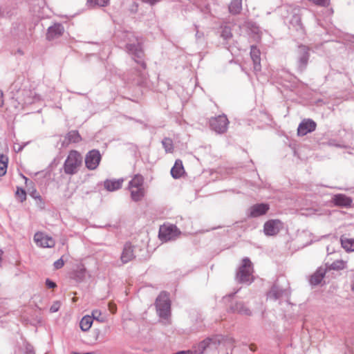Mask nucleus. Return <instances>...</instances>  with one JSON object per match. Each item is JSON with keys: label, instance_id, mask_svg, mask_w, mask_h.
<instances>
[{"label": "nucleus", "instance_id": "obj_1", "mask_svg": "<svg viewBox=\"0 0 354 354\" xmlns=\"http://www.w3.org/2000/svg\"><path fill=\"white\" fill-rule=\"evenodd\" d=\"M253 266L249 258L243 259L236 274V279L239 283L250 284L253 281Z\"/></svg>", "mask_w": 354, "mask_h": 354}, {"label": "nucleus", "instance_id": "obj_2", "mask_svg": "<svg viewBox=\"0 0 354 354\" xmlns=\"http://www.w3.org/2000/svg\"><path fill=\"white\" fill-rule=\"evenodd\" d=\"M82 161V157L78 151L75 150L71 151L64 164L65 174L73 175L77 173Z\"/></svg>", "mask_w": 354, "mask_h": 354}, {"label": "nucleus", "instance_id": "obj_3", "mask_svg": "<svg viewBox=\"0 0 354 354\" xmlns=\"http://www.w3.org/2000/svg\"><path fill=\"white\" fill-rule=\"evenodd\" d=\"M170 301L165 292H161L156 299V306L159 317L167 320L170 316Z\"/></svg>", "mask_w": 354, "mask_h": 354}, {"label": "nucleus", "instance_id": "obj_4", "mask_svg": "<svg viewBox=\"0 0 354 354\" xmlns=\"http://www.w3.org/2000/svg\"><path fill=\"white\" fill-rule=\"evenodd\" d=\"M127 40L126 47L129 53L140 58L142 56V50L137 37L132 32L124 33Z\"/></svg>", "mask_w": 354, "mask_h": 354}, {"label": "nucleus", "instance_id": "obj_5", "mask_svg": "<svg viewBox=\"0 0 354 354\" xmlns=\"http://www.w3.org/2000/svg\"><path fill=\"white\" fill-rule=\"evenodd\" d=\"M180 232L175 225H163L160 226L159 230V238L162 241H168L175 239Z\"/></svg>", "mask_w": 354, "mask_h": 354}, {"label": "nucleus", "instance_id": "obj_6", "mask_svg": "<svg viewBox=\"0 0 354 354\" xmlns=\"http://www.w3.org/2000/svg\"><path fill=\"white\" fill-rule=\"evenodd\" d=\"M218 341L216 338H206L194 346L193 354H203L204 353L215 349Z\"/></svg>", "mask_w": 354, "mask_h": 354}, {"label": "nucleus", "instance_id": "obj_7", "mask_svg": "<svg viewBox=\"0 0 354 354\" xmlns=\"http://www.w3.org/2000/svg\"><path fill=\"white\" fill-rule=\"evenodd\" d=\"M212 129L218 133H225L228 127L229 121L225 115H220L212 118L209 121Z\"/></svg>", "mask_w": 354, "mask_h": 354}, {"label": "nucleus", "instance_id": "obj_8", "mask_svg": "<svg viewBox=\"0 0 354 354\" xmlns=\"http://www.w3.org/2000/svg\"><path fill=\"white\" fill-rule=\"evenodd\" d=\"M33 240L39 248H51L55 245V241L51 236L41 232L35 234Z\"/></svg>", "mask_w": 354, "mask_h": 354}, {"label": "nucleus", "instance_id": "obj_9", "mask_svg": "<svg viewBox=\"0 0 354 354\" xmlns=\"http://www.w3.org/2000/svg\"><path fill=\"white\" fill-rule=\"evenodd\" d=\"M101 160V155L99 151L93 149L90 151L86 156L85 164L86 167L90 169H95Z\"/></svg>", "mask_w": 354, "mask_h": 354}, {"label": "nucleus", "instance_id": "obj_10", "mask_svg": "<svg viewBox=\"0 0 354 354\" xmlns=\"http://www.w3.org/2000/svg\"><path fill=\"white\" fill-rule=\"evenodd\" d=\"M282 227L283 224L279 220H270L264 224L263 231L267 236H274L278 234Z\"/></svg>", "mask_w": 354, "mask_h": 354}, {"label": "nucleus", "instance_id": "obj_11", "mask_svg": "<svg viewBox=\"0 0 354 354\" xmlns=\"http://www.w3.org/2000/svg\"><path fill=\"white\" fill-rule=\"evenodd\" d=\"M316 123L312 120H304L299 125L297 134L299 136H305L315 130Z\"/></svg>", "mask_w": 354, "mask_h": 354}, {"label": "nucleus", "instance_id": "obj_12", "mask_svg": "<svg viewBox=\"0 0 354 354\" xmlns=\"http://www.w3.org/2000/svg\"><path fill=\"white\" fill-rule=\"evenodd\" d=\"M298 53V67L300 71H303L308 64V48L305 46H301L299 47Z\"/></svg>", "mask_w": 354, "mask_h": 354}, {"label": "nucleus", "instance_id": "obj_13", "mask_svg": "<svg viewBox=\"0 0 354 354\" xmlns=\"http://www.w3.org/2000/svg\"><path fill=\"white\" fill-rule=\"evenodd\" d=\"M64 27L60 24H55L48 28L46 39L49 41L60 37L64 32Z\"/></svg>", "mask_w": 354, "mask_h": 354}, {"label": "nucleus", "instance_id": "obj_14", "mask_svg": "<svg viewBox=\"0 0 354 354\" xmlns=\"http://www.w3.org/2000/svg\"><path fill=\"white\" fill-rule=\"evenodd\" d=\"M268 209L269 206L267 204H256L250 207L249 216L250 217H258L266 214Z\"/></svg>", "mask_w": 354, "mask_h": 354}, {"label": "nucleus", "instance_id": "obj_15", "mask_svg": "<svg viewBox=\"0 0 354 354\" xmlns=\"http://www.w3.org/2000/svg\"><path fill=\"white\" fill-rule=\"evenodd\" d=\"M40 100V95L37 94L35 91L28 90L24 91V98L21 100V102L24 105H28L38 102Z\"/></svg>", "mask_w": 354, "mask_h": 354}, {"label": "nucleus", "instance_id": "obj_16", "mask_svg": "<svg viewBox=\"0 0 354 354\" xmlns=\"http://www.w3.org/2000/svg\"><path fill=\"white\" fill-rule=\"evenodd\" d=\"M327 268L326 267H319L316 272L311 276L310 283L313 286L319 284L324 279Z\"/></svg>", "mask_w": 354, "mask_h": 354}, {"label": "nucleus", "instance_id": "obj_17", "mask_svg": "<svg viewBox=\"0 0 354 354\" xmlns=\"http://www.w3.org/2000/svg\"><path fill=\"white\" fill-rule=\"evenodd\" d=\"M250 56L253 62L254 70L255 72H259L261 71V58H260V51L255 46H251L250 50Z\"/></svg>", "mask_w": 354, "mask_h": 354}, {"label": "nucleus", "instance_id": "obj_18", "mask_svg": "<svg viewBox=\"0 0 354 354\" xmlns=\"http://www.w3.org/2000/svg\"><path fill=\"white\" fill-rule=\"evenodd\" d=\"M289 294H290V292L288 291V290H287V289L283 290L281 288H279L277 286H274L272 288V289L270 290V291L269 292L268 297L270 299L276 300V299H278L282 297L283 295L288 297L289 295Z\"/></svg>", "mask_w": 354, "mask_h": 354}, {"label": "nucleus", "instance_id": "obj_19", "mask_svg": "<svg viewBox=\"0 0 354 354\" xmlns=\"http://www.w3.org/2000/svg\"><path fill=\"white\" fill-rule=\"evenodd\" d=\"M123 181L124 180L122 178L118 180H106L104 183V186L106 190L109 192H114L122 187Z\"/></svg>", "mask_w": 354, "mask_h": 354}, {"label": "nucleus", "instance_id": "obj_20", "mask_svg": "<svg viewBox=\"0 0 354 354\" xmlns=\"http://www.w3.org/2000/svg\"><path fill=\"white\" fill-rule=\"evenodd\" d=\"M333 201L336 205L348 207L352 203V199L344 194H336L333 197Z\"/></svg>", "mask_w": 354, "mask_h": 354}, {"label": "nucleus", "instance_id": "obj_21", "mask_svg": "<svg viewBox=\"0 0 354 354\" xmlns=\"http://www.w3.org/2000/svg\"><path fill=\"white\" fill-rule=\"evenodd\" d=\"M134 257L132 245L129 243H127L123 249L121 260L124 263H128Z\"/></svg>", "mask_w": 354, "mask_h": 354}, {"label": "nucleus", "instance_id": "obj_22", "mask_svg": "<svg viewBox=\"0 0 354 354\" xmlns=\"http://www.w3.org/2000/svg\"><path fill=\"white\" fill-rule=\"evenodd\" d=\"M184 167L183 162L180 160H177L175 162L174 165L171 169V174L173 178H178L184 174Z\"/></svg>", "mask_w": 354, "mask_h": 354}, {"label": "nucleus", "instance_id": "obj_23", "mask_svg": "<svg viewBox=\"0 0 354 354\" xmlns=\"http://www.w3.org/2000/svg\"><path fill=\"white\" fill-rule=\"evenodd\" d=\"M144 178L142 176L136 174L129 183V189L133 188H144L143 187Z\"/></svg>", "mask_w": 354, "mask_h": 354}, {"label": "nucleus", "instance_id": "obj_24", "mask_svg": "<svg viewBox=\"0 0 354 354\" xmlns=\"http://www.w3.org/2000/svg\"><path fill=\"white\" fill-rule=\"evenodd\" d=\"M93 324V318L90 315H85L84 316L80 322V326L82 330L83 331H88Z\"/></svg>", "mask_w": 354, "mask_h": 354}, {"label": "nucleus", "instance_id": "obj_25", "mask_svg": "<svg viewBox=\"0 0 354 354\" xmlns=\"http://www.w3.org/2000/svg\"><path fill=\"white\" fill-rule=\"evenodd\" d=\"M242 10V0H232L229 5V11L233 15L239 14Z\"/></svg>", "mask_w": 354, "mask_h": 354}, {"label": "nucleus", "instance_id": "obj_26", "mask_svg": "<svg viewBox=\"0 0 354 354\" xmlns=\"http://www.w3.org/2000/svg\"><path fill=\"white\" fill-rule=\"evenodd\" d=\"M131 192V198L134 201H140L145 196L144 188H133L129 189Z\"/></svg>", "mask_w": 354, "mask_h": 354}, {"label": "nucleus", "instance_id": "obj_27", "mask_svg": "<svg viewBox=\"0 0 354 354\" xmlns=\"http://www.w3.org/2000/svg\"><path fill=\"white\" fill-rule=\"evenodd\" d=\"M342 246L348 252H354V239L342 238Z\"/></svg>", "mask_w": 354, "mask_h": 354}, {"label": "nucleus", "instance_id": "obj_28", "mask_svg": "<svg viewBox=\"0 0 354 354\" xmlns=\"http://www.w3.org/2000/svg\"><path fill=\"white\" fill-rule=\"evenodd\" d=\"M8 158L7 156L0 155V176H3L7 171Z\"/></svg>", "mask_w": 354, "mask_h": 354}, {"label": "nucleus", "instance_id": "obj_29", "mask_svg": "<svg viewBox=\"0 0 354 354\" xmlns=\"http://www.w3.org/2000/svg\"><path fill=\"white\" fill-rule=\"evenodd\" d=\"M232 309L234 312H237L243 315H250V310L247 308L242 303H236L234 306L232 307Z\"/></svg>", "mask_w": 354, "mask_h": 354}, {"label": "nucleus", "instance_id": "obj_30", "mask_svg": "<svg viewBox=\"0 0 354 354\" xmlns=\"http://www.w3.org/2000/svg\"><path fill=\"white\" fill-rule=\"evenodd\" d=\"M346 261L343 260H337L333 261L330 266V270H340L346 268Z\"/></svg>", "mask_w": 354, "mask_h": 354}, {"label": "nucleus", "instance_id": "obj_31", "mask_svg": "<svg viewBox=\"0 0 354 354\" xmlns=\"http://www.w3.org/2000/svg\"><path fill=\"white\" fill-rule=\"evenodd\" d=\"M67 138L69 142H78L81 140V137L77 131H71L67 134Z\"/></svg>", "mask_w": 354, "mask_h": 354}, {"label": "nucleus", "instance_id": "obj_32", "mask_svg": "<svg viewBox=\"0 0 354 354\" xmlns=\"http://www.w3.org/2000/svg\"><path fill=\"white\" fill-rule=\"evenodd\" d=\"M162 146L165 148L166 152H167V153L172 152L173 149H174L173 142L170 138H166L163 139L162 141Z\"/></svg>", "mask_w": 354, "mask_h": 354}, {"label": "nucleus", "instance_id": "obj_33", "mask_svg": "<svg viewBox=\"0 0 354 354\" xmlns=\"http://www.w3.org/2000/svg\"><path fill=\"white\" fill-rule=\"evenodd\" d=\"M91 317H92L93 320L95 319L101 323L105 321L104 317L102 316L101 311L97 309L93 310L92 311Z\"/></svg>", "mask_w": 354, "mask_h": 354}, {"label": "nucleus", "instance_id": "obj_34", "mask_svg": "<svg viewBox=\"0 0 354 354\" xmlns=\"http://www.w3.org/2000/svg\"><path fill=\"white\" fill-rule=\"evenodd\" d=\"M221 35L225 40L228 41L232 37L231 29L229 27L225 26L222 29Z\"/></svg>", "mask_w": 354, "mask_h": 354}, {"label": "nucleus", "instance_id": "obj_35", "mask_svg": "<svg viewBox=\"0 0 354 354\" xmlns=\"http://www.w3.org/2000/svg\"><path fill=\"white\" fill-rule=\"evenodd\" d=\"M109 0H88V3L89 5L98 6H106L108 5Z\"/></svg>", "mask_w": 354, "mask_h": 354}, {"label": "nucleus", "instance_id": "obj_36", "mask_svg": "<svg viewBox=\"0 0 354 354\" xmlns=\"http://www.w3.org/2000/svg\"><path fill=\"white\" fill-rule=\"evenodd\" d=\"M85 273L86 268H84V266L83 265L79 266L76 270V277L80 279H82L85 276Z\"/></svg>", "mask_w": 354, "mask_h": 354}, {"label": "nucleus", "instance_id": "obj_37", "mask_svg": "<svg viewBox=\"0 0 354 354\" xmlns=\"http://www.w3.org/2000/svg\"><path fill=\"white\" fill-rule=\"evenodd\" d=\"M16 194L20 197L21 201H23L26 199V194L23 189L17 188Z\"/></svg>", "mask_w": 354, "mask_h": 354}, {"label": "nucleus", "instance_id": "obj_38", "mask_svg": "<svg viewBox=\"0 0 354 354\" xmlns=\"http://www.w3.org/2000/svg\"><path fill=\"white\" fill-rule=\"evenodd\" d=\"M60 308V303L59 301H55L50 308V313H56Z\"/></svg>", "mask_w": 354, "mask_h": 354}, {"label": "nucleus", "instance_id": "obj_39", "mask_svg": "<svg viewBox=\"0 0 354 354\" xmlns=\"http://www.w3.org/2000/svg\"><path fill=\"white\" fill-rule=\"evenodd\" d=\"M64 265V262L62 258L59 259L54 263V267L55 269H59L62 268Z\"/></svg>", "mask_w": 354, "mask_h": 354}, {"label": "nucleus", "instance_id": "obj_40", "mask_svg": "<svg viewBox=\"0 0 354 354\" xmlns=\"http://www.w3.org/2000/svg\"><path fill=\"white\" fill-rule=\"evenodd\" d=\"M46 285L49 288H54L56 287V284L55 282L50 281V279H46Z\"/></svg>", "mask_w": 354, "mask_h": 354}, {"label": "nucleus", "instance_id": "obj_41", "mask_svg": "<svg viewBox=\"0 0 354 354\" xmlns=\"http://www.w3.org/2000/svg\"><path fill=\"white\" fill-rule=\"evenodd\" d=\"M23 146H20V145H17L16 146L15 145H14V150L16 151V152H19L21 151L22 149H23Z\"/></svg>", "mask_w": 354, "mask_h": 354}, {"label": "nucleus", "instance_id": "obj_42", "mask_svg": "<svg viewBox=\"0 0 354 354\" xmlns=\"http://www.w3.org/2000/svg\"><path fill=\"white\" fill-rule=\"evenodd\" d=\"M144 2L149 3L151 5L154 4L156 2H157L158 0H142Z\"/></svg>", "mask_w": 354, "mask_h": 354}, {"label": "nucleus", "instance_id": "obj_43", "mask_svg": "<svg viewBox=\"0 0 354 354\" xmlns=\"http://www.w3.org/2000/svg\"><path fill=\"white\" fill-rule=\"evenodd\" d=\"M3 92L0 90V107L3 105Z\"/></svg>", "mask_w": 354, "mask_h": 354}, {"label": "nucleus", "instance_id": "obj_44", "mask_svg": "<svg viewBox=\"0 0 354 354\" xmlns=\"http://www.w3.org/2000/svg\"><path fill=\"white\" fill-rule=\"evenodd\" d=\"M109 308H110V310H111L113 313H115V311H114V310H113V309H114V307H112V306H111V304H109Z\"/></svg>", "mask_w": 354, "mask_h": 354}, {"label": "nucleus", "instance_id": "obj_45", "mask_svg": "<svg viewBox=\"0 0 354 354\" xmlns=\"http://www.w3.org/2000/svg\"><path fill=\"white\" fill-rule=\"evenodd\" d=\"M109 308H110V310H111L113 313H115V311H114V310H113V309H114V307H112V306H111V304H109Z\"/></svg>", "mask_w": 354, "mask_h": 354}, {"label": "nucleus", "instance_id": "obj_46", "mask_svg": "<svg viewBox=\"0 0 354 354\" xmlns=\"http://www.w3.org/2000/svg\"><path fill=\"white\" fill-rule=\"evenodd\" d=\"M295 19L297 21H299L300 19H299V17H295Z\"/></svg>", "mask_w": 354, "mask_h": 354}]
</instances>
